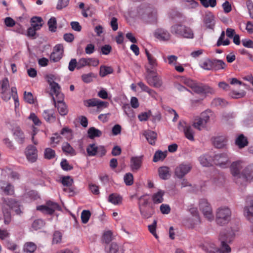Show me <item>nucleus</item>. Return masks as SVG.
<instances>
[{
    "instance_id": "nucleus-54",
    "label": "nucleus",
    "mask_w": 253,
    "mask_h": 253,
    "mask_svg": "<svg viewBox=\"0 0 253 253\" xmlns=\"http://www.w3.org/2000/svg\"><path fill=\"white\" fill-rule=\"evenodd\" d=\"M124 181L126 185H131L133 182V175L130 173H127L124 176Z\"/></svg>"
},
{
    "instance_id": "nucleus-62",
    "label": "nucleus",
    "mask_w": 253,
    "mask_h": 253,
    "mask_svg": "<svg viewBox=\"0 0 253 253\" xmlns=\"http://www.w3.org/2000/svg\"><path fill=\"white\" fill-rule=\"evenodd\" d=\"M94 77V76L93 73L83 74L82 76V79L84 82L85 83H89L92 81V78Z\"/></svg>"
},
{
    "instance_id": "nucleus-56",
    "label": "nucleus",
    "mask_w": 253,
    "mask_h": 253,
    "mask_svg": "<svg viewBox=\"0 0 253 253\" xmlns=\"http://www.w3.org/2000/svg\"><path fill=\"white\" fill-rule=\"evenodd\" d=\"M62 240V234L58 231H55L53 236L52 243L58 244L60 243Z\"/></svg>"
},
{
    "instance_id": "nucleus-45",
    "label": "nucleus",
    "mask_w": 253,
    "mask_h": 253,
    "mask_svg": "<svg viewBox=\"0 0 253 253\" xmlns=\"http://www.w3.org/2000/svg\"><path fill=\"white\" fill-rule=\"evenodd\" d=\"M55 152L50 148H47L44 152V158L48 160H50L55 157Z\"/></svg>"
},
{
    "instance_id": "nucleus-53",
    "label": "nucleus",
    "mask_w": 253,
    "mask_h": 253,
    "mask_svg": "<svg viewBox=\"0 0 253 253\" xmlns=\"http://www.w3.org/2000/svg\"><path fill=\"white\" fill-rule=\"evenodd\" d=\"M24 99L26 102L29 104H33L34 102L33 94L30 92H24Z\"/></svg>"
},
{
    "instance_id": "nucleus-24",
    "label": "nucleus",
    "mask_w": 253,
    "mask_h": 253,
    "mask_svg": "<svg viewBox=\"0 0 253 253\" xmlns=\"http://www.w3.org/2000/svg\"><path fill=\"white\" fill-rule=\"evenodd\" d=\"M142 157H132L130 159V166L132 171H137L141 167Z\"/></svg>"
},
{
    "instance_id": "nucleus-57",
    "label": "nucleus",
    "mask_w": 253,
    "mask_h": 253,
    "mask_svg": "<svg viewBox=\"0 0 253 253\" xmlns=\"http://www.w3.org/2000/svg\"><path fill=\"white\" fill-rule=\"evenodd\" d=\"M70 0H58L56 5V8L58 10H61L63 8L67 7L69 3Z\"/></svg>"
},
{
    "instance_id": "nucleus-22",
    "label": "nucleus",
    "mask_w": 253,
    "mask_h": 253,
    "mask_svg": "<svg viewBox=\"0 0 253 253\" xmlns=\"http://www.w3.org/2000/svg\"><path fill=\"white\" fill-rule=\"evenodd\" d=\"M111 231L107 230L104 232L101 237V243L105 245L106 251L109 253L111 252Z\"/></svg>"
},
{
    "instance_id": "nucleus-14",
    "label": "nucleus",
    "mask_w": 253,
    "mask_h": 253,
    "mask_svg": "<svg viewBox=\"0 0 253 253\" xmlns=\"http://www.w3.org/2000/svg\"><path fill=\"white\" fill-rule=\"evenodd\" d=\"M63 46L62 44L55 45L50 55V60L53 62L59 61L63 57Z\"/></svg>"
},
{
    "instance_id": "nucleus-46",
    "label": "nucleus",
    "mask_w": 253,
    "mask_h": 253,
    "mask_svg": "<svg viewBox=\"0 0 253 253\" xmlns=\"http://www.w3.org/2000/svg\"><path fill=\"white\" fill-rule=\"evenodd\" d=\"M45 223L42 219H38L35 220L32 223V226L36 230L41 229L44 226Z\"/></svg>"
},
{
    "instance_id": "nucleus-41",
    "label": "nucleus",
    "mask_w": 253,
    "mask_h": 253,
    "mask_svg": "<svg viewBox=\"0 0 253 253\" xmlns=\"http://www.w3.org/2000/svg\"><path fill=\"white\" fill-rule=\"evenodd\" d=\"M62 150L64 152L70 154L72 156L76 154L74 149L68 143H65L62 145Z\"/></svg>"
},
{
    "instance_id": "nucleus-58",
    "label": "nucleus",
    "mask_w": 253,
    "mask_h": 253,
    "mask_svg": "<svg viewBox=\"0 0 253 253\" xmlns=\"http://www.w3.org/2000/svg\"><path fill=\"white\" fill-rule=\"evenodd\" d=\"M157 224V221L154 220L153 223L151 225H148V229L150 233L156 238H158V236L156 232V227Z\"/></svg>"
},
{
    "instance_id": "nucleus-55",
    "label": "nucleus",
    "mask_w": 253,
    "mask_h": 253,
    "mask_svg": "<svg viewBox=\"0 0 253 253\" xmlns=\"http://www.w3.org/2000/svg\"><path fill=\"white\" fill-rule=\"evenodd\" d=\"M60 166L62 169L65 171L71 170L73 169V166L69 165L66 159H63L60 163Z\"/></svg>"
},
{
    "instance_id": "nucleus-37",
    "label": "nucleus",
    "mask_w": 253,
    "mask_h": 253,
    "mask_svg": "<svg viewBox=\"0 0 253 253\" xmlns=\"http://www.w3.org/2000/svg\"><path fill=\"white\" fill-rule=\"evenodd\" d=\"M42 19L40 17L35 16L31 18V26L37 29H40L42 26Z\"/></svg>"
},
{
    "instance_id": "nucleus-17",
    "label": "nucleus",
    "mask_w": 253,
    "mask_h": 253,
    "mask_svg": "<svg viewBox=\"0 0 253 253\" xmlns=\"http://www.w3.org/2000/svg\"><path fill=\"white\" fill-rule=\"evenodd\" d=\"M55 107L57 108L59 113L61 116H65L68 114V109L67 105L63 101V99H57L53 97Z\"/></svg>"
},
{
    "instance_id": "nucleus-35",
    "label": "nucleus",
    "mask_w": 253,
    "mask_h": 253,
    "mask_svg": "<svg viewBox=\"0 0 253 253\" xmlns=\"http://www.w3.org/2000/svg\"><path fill=\"white\" fill-rule=\"evenodd\" d=\"M248 141L247 138L243 135L240 134L236 139L235 144L238 146L239 148H243L247 146Z\"/></svg>"
},
{
    "instance_id": "nucleus-12",
    "label": "nucleus",
    "mask_w": 253,
    "mask_h": 253,
    "mask_svg": "<svg viewBox=\"0 0 253 253\" xmlns=\"http://www.w3.org/2000/svg\"><path fill=\"white\" fill-rule=\"evenodd\" d=\"M146 79L149 85L155 87H160L163 84L162 79L158 76L157 72L155 74H147Z\"/></svg>"
},
{
    "instance_id": "nucleus-11",
    "label": "nucleus",
    "mask_w": 253,
    "mask_h": 253,
    "mask_svg": "<svg viewBox=\"0 0 253 253\" xmlns=\"http://www.w3.org/2000/svg\"><path fill=\"white\" fill-rule=\"evenodd\" d=\"M192 166L190 164H181L175 169V175L178 178H182L187 174L191 169Z\"/></svg>"
},
{
    "instance_id": "nucleus-39",
    "label": "nucleus",
    "mask_w": 253,
    "mask_h": 253,
    "mask_svg": "<svg viewBox=\"0 0 253 253\" xmlns=\"http://www.w3.org/2000/svg\"><path fill=\"white\" fill-rule=\"evenodd\" d=\"M200 66L206 70H212V60L209 58L201 62Z\"/></svg>"
},
{
    "instance_id": "nucleus-5",
    "label": "nucleus",
    "mask_w": 253,
    "mask_h": 253,
    "mask_svg": "<svg viewBox=\"0 0 253 253\" xmlns=\"http://www.w3.org/2000/svg\"><path fill=\"white\" fill-rule=\"evenodd\" d=\"M211 115L210 110H206L201 114L200 117L195 118L193 121V126L196 129L201 130L206 127L207 124L209 122Z\"/></svg>"
},
{
    "instance_id": "nucleus-47",
    "label": "nucleus",
    "mask_w": 253,
    "mask_h": 253,
    "mask_svg": "<svg viewBox=\"0 0 253 253\" xmlns=\"http://www.w3.org/2000/svg\"><path fill=\"white\" fill-rule=\"evenodd\" d=\"M91 216L90 211L88 210H84L81 213V219L83 223H86Z\"/></svg>"
},
{
    "instance_id": "nucleus-61",
    "label": "nucleus",
    "mask_w": 253,
    "mask_h": 253,
    "mask_svg": "<svg viewBox=\"0 0 253 253\" xmlns=\"http://www.w3.org/2000/svg\"><path fill=\"white\" fill-rule=\"evenodd\" d=\"M78 62L75 58L72 59L69 63L68 69L69 71L73 72L76 68L78 69Z\"/></svg>"
},
{
    "instance_id": "nucleus-40",
    "label": "nucleus",
    "mask_w": 253,
    "mask_h": 253,
    "mask_svg": "<svg viewBox=\"0 0 253 253\" xmlns=\"http://www.w3.org/2000/svg\"><path fill=\"white\" fill-rule=\"evenodd\" d=\"M167 152H163L161 151H157L155 152L153 161L157 162L160 160H163L167 156Z\"/></svg>"
},
{
    "instance_id": "nucleus-59",
    "label": "nucleus",
    "mask_w": 253,
    "mask_h": 253,
    "mask_svg": "<svg viewBox=\"0 0 253 253\" xmlns=\"http://www.w3.org/2000/svg\"><path fill=\"white\" fill-rule=\"evenodd\" d=\"M60 133L66 138L70 139L72 136V130L68 127H65L62 129Z\"/></svg>"
},
{
    "instance_id": "nucleus-25",
    "label": "nucleus",
    "mask_w": 253,
    "mask_h": 253,
    "mask_svg": "<svg viewBox=\"0 0 253 253\" xmlns=\"http://www.w3.org/2000/svg\"><path fill=\"white\" fill-rule=\"evenodd\" d=\"M138 208H143L144 207L153 205L151 203V198L148 194L143 195L138 198Z\"/></svg>"
},
{
    "instance_id": "nucleus-42",
    "label": "nucleus",
    "mask_w": 253,
    "mask_h": 253,
    "mask_svg": "<svg viewBox=\"0 0 253 253\" xmlns=\"http://www.w3.org/2000/svg\"><path fill=\"white\" fill-rule=\"evenodd\" d=\"M86 152L89 156H94L97 153V146L95 144H89L86 148Z\"/></svg>"
},
{
    "instance_id": "nucleus-52",
    "label": "nucleus",
    "mask_w": 253,
    "mask_h": 253,
    "mask_svg": "<svg viewBox=\"0 0 253 253\" xmlns=\"http://www.w3.org/2000/svg\"><path fill=\"white\" fill-rule=\"evenodd\" d=\"M147 15L144 14L142 15L143 19L147 22H151L155 18V15L152 13L150 9H146Z\"/></svg>"
},
{
    "instance_id": "nucleus-16",
    "label": "nucleus",
    "mask_w": 253,
    "mask_h": 253,
    "mask_svg": "<svg viewBox=\"0 0 253 253\" xmlns=\"http://www.w3.org/2000/svg\"><path fill=\"white\" fill-rule=\"evenodd\" d=\"M247 202L249 206H246L244 209V215L248 220L253 224V199L248 198Z\"/></svg>"
},
{
    "instance_id": "nucleus-32",
    "label": "nucleus",
    "mask_w": 253,
    "mask_h": 253,
    "mask_svg": "<svg viewBox=\"0 0 253 253\" xmlns=\"http://www.w3.org/2000/svg\"><path fill=\"white\" fill-rule=\"evenodd\" d=\"M165 192L162 190H160L157 193L154 194L151 198L153 203L158 204L162 203L164 201L163 196Z\"/></svg>"
},
{
    "instance_id": "nucleus-20",
    "label": "nucleus",
    "mask_w": 253,
    "mask_h": 253,
    "mask_svg": "<svg viewBox=\"0 0 253 253\" xmlns=\"http://www.w3.org/2000/svg\"><path fill=\"white\" fill-rule=\"evenodd\" d=\"M6 204L16 214H20L22 211L21 210V206L18 201L12 198H8L5 201Z\"/></svg>"
},
{
    "instance_id": "nucleus-28",
    "label": "nucleus",
    "mask_w": 253,
    "mask_h": 253,
    "mask_svg": "<svg viewBox=\"0 0 253 253\" xmlns=\"http://www.w3.org/2000/svg\"><path fill=\"white\" fill-rule=\"evenodd\" d=\"M158 172L160 177L164 180L169 179L171 175L169 168L166 166L160 167L158 169Z\"/></svg>"
},
{
    "instance_id": "nucleus-3",
    "label": "nucleus",
    "mask_w": 253,
    "mask_h": 253,
    "mask_svg": "<svg viewBox=\"0 0 253 253\" xmlns=\"http://www.w3.org/2000/svg\"><path fill=\"white\" fill-rule=\"evenodd\" d=\"M232 212L227 206H221L216 211V222L217 224L224 225L231 220Z\"/></svg>"
},
{
    "instance_id": "nucleus-4",
    "label": "nucleus",
    "mask_w": 253,
    "mask_h": 253,
    "mask_svg": "<svg viewBox=\"0 0 253 253\" xmlns=\"http://www.w3.org/2000/svg\"><path fill=\"white\" fill-rule=\"evenodd\" d=\"M170 31L172 34L184 38L193 39L194 33L189 27L181 24H175L171 27Z\"/></svg>"
},
{
    "instance_id": "nucleus-2",
    "label": "nucleus",
    "mask_w": 253,
    "mask_h": 253,
    "mask_svg": "<svg viewBox=\"0 0 253 253\" xmlns=\"http://www.w3.org/2000/svg\"><path fill=\"white\" fill-rule=\"evenodd\" d=\"M234 234L232 231L229 232H221L219 237L220 242V248L217 247L213 243H206L204 245V249L209 253H229L231 248L228 244L231 243L234 238Z\"/></svg>"
},
{
    "instance_id": "nucleus-60",
    "label": "nucleus",
    "mask_w": 253,
    "mask_h": 253,
    "mask_svg": "<svg viewBox=\"0 0 253 253\" xmlns=\"http://www.w3.org/2000/svg\"><path fill=\"white\" fill-rule=\"evenodd\" d=\"M88 58H82L78 61V69L79 70L86 66H88Z\"/></svg>"
},
{
    "instance_id": "nucleus-30",
    "label": "nucleus",
    "mask_w": 253,
    "mask_h": 253,
    "mask_svg": "<svg viewBox=\"0 0 253 253\" xmlns=\"http://www.w3.org/2000/svg\"><path fill=\"white\" fill-rule=\"evenodd\" d=\"M37 245L33 242H27L23 247V253H34L37 250Z\"/></svg>"
},
{
    "instance_id": "nucleus-34",
    "label": "nucleus",
    "mask_w": 253,
    "mask_h": 253,
    "mask_svg": "<svg viewBox=\"0 0 253 253\" xmlns=\"http://www.w3.org/2000/svg\"><path fill=\"white\" fill-rule=\"evenodd\" d=\"M102 132L94 127H90L87 130V136L90 139H93L95 137H99L102 135Z\"/></svg>"
},
{
    "instance_id": "nucleus-21",
    "label": "nucleus",
    "mask_w": 253,
    "mask_h": 253,
    "mask_svg": "<svg viewBox=\"0 0 253 253\" xmlns=\"http://www.w3.org/2000/svg\"><path fill=\"white\" fill-rule=\"evenodd\" d=\"M154 36L159 40L168 41L170 40L171 35L169 33L164 29H158L154 33Z\"/></svg>"
},
{
    "instance_id": "nucleus-51",
    "label": "nucleus",
    "mask_w": 253,
    "mask_h": 253,
    "mask_svg": "<svg viewBox=\"0 0 253 253\" xmlns=\"http://www.w3.org/2000/svg\"><path fill=\"white\" fill-rule=\"evenodd\" d=\"M112 253H124L122 246L116 243H112Z\"/></svg>"
},
{
    "instance_id": "nucleus-19",
    "label": "nucleus",
    "mask_w": 253,
    "mask_h": 253,
    "mask_svg": "<svg viewBox=\"0 0 253 253\" xmlns=\"http://www.w3.org/2000/svg\"><path fill=\"white\" fill-rule=\"evenodd\" d=\"M148 66L146 67L147 74H155L157 72L158 62L157 59L153 55H149L147 59Z\"/></svg>"
},
{
    "instance_id": "nucleus-23",
    "label": "nucleus",
    "mask_w": 253,
    "mask_h": 253,
    "mask_svg": "<svg viewBox=\"0 0 253 253\" xmlns=\"http://www.w3.org/2000/svg\"><path fill=\"white\" fill-rule=\"evenodd\" d=\"M139 211L143 218H148L154 213L153 205L139 208Z\"/></svg>"
},
{
    "instance_id": "nucleus-63",
    "label": "nucleus",
    "mask_w": 253,
    "mask_h": 253,
    "mask_svg": "<svg viewBox=\"0 0 253 253\" xmlns=\"http://www.w3.org/2000/svg\"><path fill=\"white\" fill-rule=\"evenodd\" d=\"M122 129V126L120 125L116 124L112 128V134L114 135L120 134Z\"/></svg>"
},
{
    "instance_id": "nucleus-27",
    "label": "nucleus",
    "mask_w": 253,
    "mask_h": 253,
    "mask_svg": "<svg viewBox=\"0 0 253 253\" xmlns=\"http://www.w3.org/2000/svg\"><path fill=\"white\" fill-rule=\"evenodd\" d=\"M42 116L45 120L49 123L54 122L56 120V116L54 111L52 109L44 110Z\"/></svg>"
},
{
    "instance_id": "nucleus-36",
    "label": "nucleus",
    "mask_w": 253,
    "mask_h": 253,
    "mask_svg": "<svg viewBox=\"0 0 253 253\" xmlns=\"http://www.w3.org/2000/svg\"><path fill=\"white\" fill-rule=\"evenodd\" d=\"M13 134L15 137V139L18 143L22 144L24 142V135L19 127H16L13 129Z\"/></svg>"
},
{
    "instance_id": "nucleus-6",
    "label": "nucleus",
    "mask_w": 253,
    "mask_h": 253,
    "mask_svg": "<svg viewBox=\"0 0 253 253\" xmlns=\"http://www.w3.org/2000/svg\"><path fill=\"white\" fill-rule=\"evenodd\" d=\"M185 83L198 94H206L212 91V88L208 85L194 83L189 79H186Z\"/></svg>"
},
{
    "instance_id": "nucleus-31",
    "label": "nucleus",
    "mask_w": 253,
    "mask_h": 253,
    "mask_svg": "<svg viewBox=\"0 0 253 253\" xmlns=\"http://www.w3.org/2000/svg\"><path fill=\"white\" fill-rule=\"evenodd\" d=\"M146 139L151 145H154L157 138V134L154 131L148 130L144 133Z\"/></svg>"
},
{
    "instance_id": "nucleus-38",
    "label": "nucleus",
    "mask_w": 253,
    "mask_h": 253,
    "mask_svg": "<svg viewBox=\"0 0 253 253\" xmlns=\"http://www.w3.org/2000/svg\"><path fill=\"white\" fill-rule=\"evenodd\" d=\"M204 22L207 27L212 28L214 24L213 15L211 13L206 14L204 19Z\"/></svg>"
},
{
    "instance_id": "nucleus-26",
    "label": "nucleus",
    "mask_w": 253,
    "mask_h": 253,
    "mask_svg": "<svg viewBox=\"0 0 253 253\" xmlns=\"http://www.w3.org/2000/svg\"><path fill=\"white\" fill-rule=\"evenodd\" d=\"M51 91L53 92L55 95L56 99H63L64 95L61 92V87L57 83H52L50 85Z\"/></svg>"
},
{
    "instance_id": "nucleus-18",
    "label": "nucleus",
    "mask_w": 253,
    "mask_h": 253,
    "mask_svg": "<svg viewBox=\"0 0 253 253\" xmlns=\"http://www.w3.org/2000/svg\"><path fill=\"white\" fill-rule=\"evenodd\" d=\"M213 145L218 149L226 148L228 142V138L225 136H218L212 138Z\"/></svg>"
},
{
    "instance_id": "nucleus-9",
    "label": "nucleus",
    "mask_w": 253,
    "mask_h": 253,
    "mask_svg": "<svg viewBox=\"0 0 253 253\" xmlns=\"http://www.w3.org/2000/svg\"><path fill=\"white\" fill-rule=\"evenodd\" d=\"M60 206L55 202L48 201L46 203V205L39 206L37 207V210L43 213L48 214H52L56 210H60Z\"/></svg>"
},
{
    "instance_id": "nucleus-48",
    "label": "nucleus",
    "mask_w": 253,
    "mask_h": 253,
    "mask_svg": "<svg viewBox=\"0 0 253 253\" xmlns=\"http://www.w3.org/2000/svg\"><path fill=\"white\" fill-rule=\"evenodd\" d=\"M61 183L64 186L70 187L73 183V179L69 176H63L61 179Z\"/></svg>"
},
{
    "instance_id": "nucleus-49",
    "label": "nucleus",
    "mask_w": 253,
    "mask_h": 253,
    "mask_svg": "<svg viewBox=\"0 0 253 253\" xmlns=\"http://www.w3.org/2000/svg\"><path fill=\"white\" fill-rule=\"evenodd\" d=\"M198 5L197 2L194 0H185L184 6L186 8H195Z\"/></svg>"
},
{
    "instance_id": "nucleus-15",
    "label": "nucleus",
    "mask_w": 253,
    "mask_h": 253,
    "mask_svg": "<svg viewBox=\"0 0 253 253\" xmlns=\"http://www.w3.org/2000/svg\"><path fill=\"white\" fill-rule=\"evenodd\" d=\"M178 128L179 129H183L185 136L188 139L191 141L194 140V131L191 126L186 124L184 122H179Z\"/></svg>"
},
{
    "instance_id": "nucleus-8",
    "label": "nucleus",
    "mask_w": 253,
    "mask_h": 253,
    "mask_svg": "<svg viewBox=\"0 0 253 253\" xmlns=\"http://www.w3.org/2000/svg\"><path fill=\"white\" fill-rule=\"evenodd\" d=\"M213 162L215 165L221 168H226L230 164L229 156L226 153L215 155L213 157Z\"/></svg>"
},
{
    "instance_id": "nucleus-13",
    "label": "nucleus",
    "mask_w": 253,
    "mask_h": 253,
    "mask_svg": "<svg viewBox=\"0 0 253 253\" xmlns=\"http://www.w3.org/2000/svg\"><path fill=\"white\" fill-rule=\"evenodd\" d=\"M25 154L27 160L30 163L35 162L38 159V150L33 145H28L25 151Z\"/></svg>"
},
{
    "instance_id": "nucleus-7",
    "label": "nucleus",
    "mask_w": 253,
    "mask_h": 253,
    "mask_svg": "<svg viewBox=\"0 0 253 253\" xmlns=\"http://www.w3.org/2000/svg\"><path fill=\"white\" fill-rule=\"evenodd\" d=\"M199 208L204 216L209 221H211L213 219L214 216L211 207L207 199H202L200 200Z\"/></svg>"
},
{
    "instance_id": "nucleus-43",
    "label": "nucleus",
    "mask_w": 253,
    "mask_h": 253,
    "mask_svg": "<svg viewBox=\"0 0 253 253\" xmlns=\"http://www.w3.org/2000/svg\"><path fill=\"white\" fill-rule=\"evenodd\" d=\"M49 31L55 32L57 29V22L55 17L50 18L47 23Z\"/></svg>"
},
{
    "instance_id": "nucleus-64",
    "label": "nucleus",
    "mask_w": 253,
    "mask_h": 253,
    "mask_svg": "<svg viewBox=\"0 0 253 253\" xmlns=\"http://www.w3.org/2000/svg\"><path fill=\"white\" fill-rule=\"evenodd\" d=\"M5 246L9 250L14 251L17 249V246L15 243L9 240H6L4 242Z\"/></svg>"
},
{
    "instance_id": "nucleus-44",
    "label": "nucleus",
    "mask_w": 253,
    "mask_h": 253,
    "mask_svg": "<svg viewBox=\"0 0 253 253\" xmlns=\"http://www.w3.org/2000/svg\"><path fill=\"white\" fill-rule=\"evenodd\" d=\"M122 197L116 193L112 194V204L115 205H120L122 203Z\"/></svg>"
},
{
    "instance_id": "nucleus-50",
    "label": "nucleus",
    "mask_w": 253,
    "mask_h": 253,
    "mask_svg": "<svg viewBox=\"0 0 253 253\" xmlns=\"http://www.w3.org/2000/svg\"><path fill=\"white\" fill-rule=\"evenodd\" d=\"M6 195H12L14 193V186L10 183H8L3 190Z\"/></svg>"
},
{
    "instance_id": "nucleus-33",
    "label": "nucleus",
    "mask_w": 253,
    "mask_h": 253,
    "mask_svg": "<svg viewBox=\"0 0 253 253\" xmlns=\"http://www.w3.org/2000/svg\"><path fill=\"white\" fill-rule=\"evenodd\" d=\"M225 67L226 64L223 60L218 59L212 60V70L217 71L223 69Z\"/></svg>"
},
{
    "instance_id": "nucleus-10",
    "label": "nucleus",
    "mask_w": 253,
    "mask_h": 253,
    "mask_svg": "<svg viewBox=\"0 0 253 253\" xmlns=\"http://www.w3.org/2000/svg\"><path fill=\"white\" fill-rule=\"evenodd\" d=\"M109 104L108 102L101 101L97 98L88 99L84 102V105L87 107H96L97 110L98 112L107 107Z\"/></svg>"
},
{
    "instance_id": "nucleus-29",
    "label": "nucleus",
    "mask_w": 253,
    "mask_h": 253,
    "mask_svg": "<svg viewBox=\"0 0 253 253\" xmlns=\"http://www.w3.org/2000/svg\"><path fill=\"white\" fill-rule=\"evenodd\" d=\"M199 161L203 167H210L213 162V158L208 154H205L199 158Z\"/></svg>"
},
{
    "instance_id": "nucleus-1",
    "label": "nucleus",
    "mask_w": 253,
    "mask_h": 253,
    "mask_svg": "<svg viewBox=\"0 0 253 253\" xmlns=\"http://www.w3.org/2000/svg\"><path fill=\"white\" fill-rule=\"evenodd\" d=\"M231 172L236 183L245 185L253 178V164L245 166L242 161L234 162L231 166Z\"/></svg>"
}]
</instances>
